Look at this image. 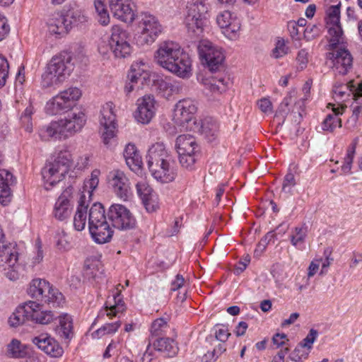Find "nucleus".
<instances>
[{
  "instance_id": "obj_50",
  "label": "nucleus",
  "mask_w": 362,
  "mask_h": 362,
  "mask_svg": "<svg viewBox=\"0 0 362 362\" xmlns=\"http://www.w3.org/2000/svg\"><path fill=\"white\" fill-rule=\"evenodd\" d=\"M6 265L3 264L4 267V274L10 280L16 281L18 279L20 274L18 270V265H16V262L13 264V265H11L8 261H6V258L4 259Z\"/></svg>"
},
{
  "instance_id": "obj_39",
  "label": "nucleus",
  "mask_w": 362,
  "mask_h": 362,
  "mask_svg": "<svg viewBox=\"0 0 362 362\" xmlns=\"http://www.w3.org/2000/svg\"><path fill=\"white\" fill-rule=\"evenodd\" d=\"M170 155L165 148L163 143H156L151 146L146 155V160L148 165L153 163L154 161L162 158H168Z\"/></svg>"
},
{
  "instance_id": "obj_1",
  "label": "nucleus",
  "mask_w": 362,
  "mask_h": 362,
  "mask_svg": "<svg viewBox=\"0 0 362 362\" xmlns=\"http://www.w3.org/2000/svg\"><path fill=\"white\" fill-rule=\"evenodd\" d=\"M86 121L85 114L81 110H71L64 118L41 127L39 134L45 141L50 139H66L81 131Z\"/></svg>"
},
{
  "instance_id": "obj_23",
  "label": "nucleus",
  "mask_w": 362,
  "mask_h": 362,
  "mask_svg": "<svg viewBox=\"0 0 362 362\" xmlns=\"http://www.w3.org/2000/svg\"><path fill=\"white\" fill-rule=\"evenodd\" d=\"M74 188L68 187L59 196L54 207V216L59 220L64 221L69 218L73 211L71 203Z\"/></svg>"
},
{
  "instance_id": "obj_15",
  "label": "nucleus",
  "mask_w": 362,
  "mask_h": 362,
  "mask_svg": "<svg viewBox=\"0 0 362 362\" xmlns=\"http://www.w3.org/2000/svg\"><path fill=\"white\" fill-rule=\"evenodd\" d=\"M198 50L202 62L206 64L210 71H216L221 66L224 55L221 48L208 40H202L199 42Z\"/></svg>"
},
{
  "instance_id": "obj_34",
  "label": "nucleus",
  "mask_w": 362,
  "mask_h": 362,
  "mask_svg": "<svg viewBox=\"0 0 362 362\" xmlns=\"http://www.w3.org/2000/svg\"><path fill=\"white\" fill-rule=\"evenodd\" d=\"M148 65L143 61L134 62L132 66L130 71L127 75V78L132 83H138L146 81L148 78L147 72Z\"/></svg>"
},
{
  "instance_id": "obj_18",
  "label": "nucleus",
  "mask_w": 362,
  "mask_h": 362,
  "mask_svg": "<svg viewBox=\"0 0 362 362\" xmlns=\"http://www.w3.org/2000/svg\"><path fill=\"white\" fill-rule=\"evenodd\" d=\"M148 165L153 177L163 183H168L174 180L175 174L173 170V159L171 155H169L168 158H162Z\"/></svg>"
},
{
  "instance_id": "obj_40",
  "label": "nucleus",
  "mask_w": 362,
  "mask_h": 362,
  "mask_svg": "<svg viewBox=\"0 0 362 362\" xmlns=\"http://www.w3.org/2000/svg\"><path fill=\"white\" fill-rule=\"evenodd\" d=\"M357 139L350 145L347 149L346 155L344 158V164L341 165V170L344 174H351L352 163L354 160L356 148Z\"/></svg>"
},
{
  "instance_id": "obj_13",
  "label": "nucleus",
  "mask_w": 362,
  "mask_h": 362,
  "mask_svg": "<svg viewBox=\"0 0 362 362\" xmlns=\"http://www.w3.org/2000/svg\"><path fill=\"white\" fill-rule=\"evenodd\" d=\"M108 218L114 228L122 230L134 229L136 220L129 209L122 204L110 206L107 213Z\"/></svg>"
},
{
  "instance_id": "obj_33",
  "label": "nucleus",
  "mask_w": 362,
  "mask_h": 362,
  "mask_svg": "<svg viewBox=\"0 0 362 362\" xmlns=\"http://www.w3.org/2000/svg\"><path fill=\"white\" fill-rule=\"evenodd\" d=\"M48 28L51 33L58 35H64L70 31L62 11L53 15L48 22Z\"/></svg>"
},
{
  "instance_id": "obj_56",
  "label": "nucleus",
  "mask_w": 362,
  "mask_h": 362,
  "mask_svg": "<svg viewBox=\"0 0 362 362\" xmlns=\"http://www.w3.org/2000/svg\"><path fill=\"white\" fill-rule=\"evenodd\" d=\"M8 69L9 65L7 59L0 55V88L6 84L8 76Z\"/></svg>"
},
{
  "instance_id": "obj_27",
  "label": "nucleus",
  "mask_w": 362,
  "mask_h": 362,
  "mask_svg": "<svg viewBox=\"0 0 362 362\" xmlns=\"http://www.w3.org/2000/svg\"><path fill=\"white\" fill-rule=\"evenodd\" d=\"M186 129H190L194 132H198L202 134L209 141H214L218 135V125L212 117H205L197 122L193 121V126H186Z\"/></svg>"
},
{
  "instance_id": "obj_51",
  "label": "nucleus",
  "mask_w": 362,
  "mask_h": 362,
  "mask_svg": "<svg viewBox=\"0 0 362 362\" xmlns=\"http://www.w3.org/2000/svg\"><path fill=\"white\" fill-rule=\"evenodd\" d=\"M136 192L141 200L146 197L156 194L150 185L144 180L137 182L136 185Z\"/></svg>"
},
{
  "instance_id": "obj_10",
  "label": "nucleus",
  "mask_w": 362,
  "mask_h": 362,
  "mask_svg": "<svg viewBox=\"0 0 362 362\" xmlns=\"http://www.w3.org/2000/svg\"><path fill=\"white\" fill-rule=\"evenodd\" d=\"M81 91L76 87H70L49 100L45 106L46 112L55 115L60 112L69 109L81 96Z\"/></svg>"
},
{
  "instance_id": "obj_30",
  "label": "nucleus",
  "mask_w": 362,
  "mask_h": 362,
  "mask_svg": "<svg viewBox=\"0 0 362 362\" xmlns=\"http://www.w3.org/2000/svg\"><path fill=\"white\" fill-rule=\"evenodd\" d=\"M346 108V105H340L337 107H333L332 114L326 116L322 122V129L332 132L336 128L341 127V119L339 116L342 115Z\"/></svg>"
},
{
  "instance_id": "obj_19",
  "label": "nucleus",
  "mask_w": 362,
  "mask_h": 362,
  "mask_svg": "<svg viewBox=\"0 0 362 362\" xmlns=\"http://www.w3.org/2000/svg\"><path fill=\"white\" fill-rule=\"evenodd\" d=\"M108 184L117 197L127 200L131 196V187L129 178L119 170H114L107 176Z\"/></svg>"
},
{
  "instance_id": "obj_57",
  "label": "nucleus",
  "mask_w": 362,
  "mask_h": 362,
  "mask_svg": "<svg viewBox=\"0 0 362 362\" xmlns=\"http://www.w3.org/2000/svg\"><path fill=\"white\" fill-rule=\"evenodd\" d=\"M296 185L295 176L290 170L286 173L284 177L282 190L287 193H291L292 187Z\"/></svg>"
},
{
  "instance_id": "obj_41",
  "label": "nucleus",
  "mask_w": 362,
  "mask_h": 362,
  "mask_svg": "<svg viewBox=\"0 0 362 362\" xmlns=\"http://www.w3.org/2000/svg\"><path fill=\"white\" fill-rule=\"evenodd\" d=\"M27 347L22 344L21 342L13 339L8 344V351L13 358H23L27 355Z\"/></svg>"
},
{
  "instance_id": "obj_63",
  "label": "nucleus",
  "mask_w": 362,
  "mask_h": 362,
  "mask_svg": "<svg viewBox=\"0 0 362 362\" xmlns=\"http://www.w3.org/2000/svg\"><path fill=\"white\" fill-rule=\"evenodd\" d=\"M299 68L303 69L308 62V52L305 49H300L296 57Z\"/></svg>"
},
{
  "instance_id": "obj_31",
  "label": "nucleus",
  "mask_w": 362,
  "mask_h": 362,
  "mask_svg": "<svg viewBox=\"0 0 362 362\" xmlns=\"http://www.w3.org/2000/svg\"><path fill=\"white\" fill-rule=\"evenodd\" d=\"M123 154L126 163L131 170L136 171L140 170L142 160L134 144H128L124 150Z\"/></svg>"
},
{
  "instance_id": "obj_22",
  "label": "nucleus",
  "mask_w": 362,
  "mask_h": 362,
  "mask_svg": "<svg viewBox=\"0 0 362 362\" xmlns=\"http://www.w3.org/2000/svg\"><path fill=\"white\" fill-rule=\"evenodd\" d=\"M156 102L153 95H145L139 98L136 102V119L142 124L149 123L156 114Z\"/></svg>"
},
{
  "instance_id": "obj_24",
  "label": "nucleus",
  "mask_w": 362,
  "mask_h": 362,
  "mask_svg": "<svg viewBox=\"0 0 362 362\" xmlns=\"http://www.w3.org/2000/svg\"><path fill=\"white\" fill-rule=\"evenodd\" d=\"M110 8L117 19L132 23L135 18L133 4L131 0H109Z\"/></svg>"
},
{
  "instance_id": "obj_46",
  "label": "nucleus",
  "mask_w": 362,
  "mask_h": 362,
  "mask_svg": "<svg viewBox=\"0 0 362 362\" xmlns=\"http://www.w3.org/2000/svg\"><path fill=\"white\" fill-rule=\"evenodd\" d=\"M34 113V107L30 104L22 113L21 122L25 130L29 133L33 132L32 115Z\"/></svg>"
},
{
  "instance_id": "obj_11",
  "label": "nucleus",
  "mask_w": 362,
  "mask_h": 362,
  "mask_svg": "<svg viewBox=\"0 0 362 362\" xmlns=\"http://www.w3.org/2000/svg\"><path fill=\"white\" fill-rule=\"evenodd\" d=\"M108 40L110 50L116 58H125L130 55L132 48L130 45V35L127 30L119 25H113Z\"/></svg>"
},
{
  "instance_id": "obj_62",
  "label": "nucleus",
  "mask_w": 362,
  "mask_h": 362,
  "mask_svg": "<svg viewBox=\"0 0 362 362\" xmlns=\"http://www.w3.org/2000/svg\"><path fill=\"white\" fill-rule=\"evenodd\" d=\"M257 105L260 110L264 114L268 115L272 112V103L269 98H261L260 100H258Z\"/></svg>"
},
{
  "instance_id": "obj_61",
  "label": "nucleus",
  "mask_w": 362,
  "mask_h": 362,
  "mask_svg": "<svg viewBox=\"0 0 362 362\" xmlns=\"http://www.w3.org/2000/svg\"><path fill=\"white\" fill-rule=\"evenodd\" d=\"M272 341L274 345L276 346V348L283 347V346H288V339L286 334L277 333L274 335L272 338Z\"/></svg>"
},
{
  "instance_id": "obj_36",
  "label": "nucleus",
  "mask_w": 362,
  "mask_h": 362,
  "mask_svg": "<svg viewBox=\"0 0 362 362\" xmlns=\"http://www.w3.org/2000/svg\"><path fill=\"white\" fill-rule=\"evenodd\" d=\"M124 310V302L117 291H114L112 297L109 296L105 303V312L107 316H115Z\"/></svg>"
},
{
  "instance_id": "obj_2",
  "label": "nucleus",
  "mask_w": 362,
  "mask_h": 362,
  "mask_svg": "<svg viewBox=\"0 0 362 362\" xmlns=\"http://www.w3.org/2000/svg\"><path fill=\"white\" fill-rule=\"evenodd\" d=\"M72 57L67 52H62L52 57L42 75L44 88L56 87L69 76L74 69Z\"/></svg>"
},
{
  "instance_id": "obj_42",
  "label": "nucleus",
  "mask_w": 362,
  "mask_h": 362,
  "mask_svg": "<svg viewBox=\"0 0 362 362\" xmlns=\"http://www.w3.org/2000/svg\"><path fill=\"white\" fill-rule=\"evenodd\" d=\"M307 234L308 227L305 224L299 227H296L292 231V234L291 235V244L295 247H298L299 245L303 244L305 242Z\"/></svg>"
},
{
  "instance_id": "obj_35",
  "label": "nucleus",
  "mask_w": 362,
  "mask_h": 362,
  "mask_svg": "<svg viewBox=\"0 0 362 362\" xmlns=\"http://www.w3.org/2000/svg\"><path fill=\"white\" fill-rule=\"evenodd\" d=\"M229 83L228 77H211L202 79L204 90L211 93H221L226 90Z\"/></svg>"
},
{
  "instance_id": "obj_58",
  "label": "nucleus",
  "mask_w": 362,
  "mask_h": 362,
  "mask_svg": "<svg viewBox=\"0 0 362 362\" xmlns=\"http://www.w3.org/2000/svg\"><path fill=\"white\" fill-rule=\"evenodd\" d=\"M215 329V336L216 339L221 342L226 341L230 335L228 327L225 325H216Z\"/></svg>"
},
{
  "instance_id": "obj_25",
  "label": "nucleus",
  "mask_w": 362,
  "mask_h": 362,
  "mask_svg": "<svg viewBox=\"0 0 362 362\" xmlns=\"http://www.w3.org/2000/svg\"><path fill=\"white\" fill-rule=\"evenodd\" d=\"M167 70L180 78H189L192 75V60L189 54L182 49Z\"/></svg>"
},
{
  "instance_id": "obj_17",
  "label": "nucleus",
  "mask_w": 362,
  "mask_h": 362,
  "mask_svg": "<svg viewBox=\"0 0 362 362\" xmlns=\"http://www.w3.org/2000/svg\"><path fill=\"white\" fill-rule=\"evenodd\" d=\"M337 48L332 49L330 47L331 49H335L329 53V58L332 63V69L336 75H346L353 66L352 55L345 47Z\"/></svg>"
},
{
  "instance_id": "obj_44",
  "label": "nucleus",
  "mask_w": 362,
  "mask_h": 362,
  "mask_svg": "<svg viewBox=\"0 0 362 362\" xmlns=\"http://www.w3.org/2000/svg\"><path fill=\"white\" fill-rule=\"evenodd\" d=\"M293 92H290L288 95L284 98L281 103L280 104L279 107H278L275 117L276 118L281 117L283 122H284L286 115L290 112L289 105L292 102V97Z\"/></svg>"
},
{
  "instance_id": "obj_32",
  "label": "nucleus",
  "mask_w": 362,
  "mask_h": 362,
  "mask_svg": "<svg viewBox=\"0 0 362 362\" xmlns=\"http://www.w3.org/2000/svg\"><path fill=\"white\" fill-rule=\"evenodd\" d=\"M62 13L70 30L72 28L87 21V17L78 6H71L68 9H64Z\"/></svg>"
},
{
  "instance_id": "obj_38",
  "label": "nucleus",
  "mask_w": 362,
  "mask_h": 362,
  "mask_svg": "<svg viewBox=\"0 0 362 362\" xmlns=\"http://www.w3.org/2000/svg\"><path fill=\"white\" fill-rule=\"evenodd\" d=\"M28 320H30V312L28 302L16 308V311L9 317L8 323L11 327H17L23 325Z\"/></svg>"
},
{
  "instance_id": "obj_6",
  "label": "nucleus",
  "mask_w": 362,
  "mask_h": 362,
  "mask_svg": "<svg viewBox=\"0 0 362 362\" xmlns=\"http://www.w3.org/2000/svg\"><path fill=\"white\" fill-rule=\"evenodd\" d=\"M28 293L33 298L52 304L54 307H60L64 303L62 293L45 279H33L30 284Z\"/></svg>"
},
{
  "instance_id": "obj_53",
  "label": "nucleus",
  "mask_w": 362,
  "mask_h": 362,
  "mask_svg": "<svg viewBox=\"0 0 362 362\" xmlns=\"http://www.w3.org/2000/svg\"><path fill=\"white\" fill-rule=\"evenodd\" d=\"M305 347L298 344V345L289 355L290 360L293 362H298L302 359L307 358L310 351L308 350H305Z\"/></svg>"
},
{
  "instance_id": "obj_20",
  "label": "nucleus",
  "mask_w": 362,
  "mask_h": 362,
  "mask_svg": "<svg viewBox=\"0 0 362 362\" xmlns=\"http://www.w3.org/2000/svg\"><path fill=\"white\" fill-rule=\"evenodd\" d=\"M197 110L195 101L186 98L179 100L174 109L173 119L175 122L180 126L185 127L187 126L192 125L190 122L194 119V115Z\"/></svg>"
},
{
  "instance_id": "obj_16",
  "label": "nucleus",
  "mask_w": 362,
  "mask_h": 362,
  "mask_svg": "<svg viewBox=\"0 0 362 362\" xmlns=\"http://www.w3.org/2000/svg\"><path fill=\"white\" fill-rule=\"evenodd\" d=\"M116 116L113 112L112 103H106L101 110L100 125L103 130L102 138L105 145L110 146L112 144L116 136Z\"/></svg>"
},
{
  "instance_id": "obj_37",
  "label": "nucleus",
  "mask_w": 362,
  "mask_h": 362,
  "mask_svg": "<svg viewBox=\"0 0 362 362\" xmlns=\"http://www.w3.org/2000/svg\"><path fill=\"white\" fill-rule=\"evenodd\" d=\"M59 325L56 329L57 334L62 338L69 339L73 335L72 319L67 314L59 315Z\"/></svg>"
},
{
  "instance_id": "obj_55",
  "label": "nucleus",
  "mask_w": 362,
  "mask_h": 362,
  "mask_svg": "<svg viewBox=\"0 0 362 362\" xmlns=\"http://www.w3.org/2000/svg\"><path fill=\"white\" fill-rule=\"evenodd\" d=\"M304 100L305 99H301L296 102L291 112V115L293 116L292 120L297 124L300 122L303 117L302 113L304 110Z\"/></svg>"
},
{
  "instance_id": "obj_60",
  "label": "nucleus",
  "mask_w": 362,
  "mask_h": 362,
  "mask_svg": "<svg viewBox=\"0 0 362 362\" xmlns=\"http://www.w3.org/2000/svg\"><path fill=\"white\" fill-rule=\"evenodd\" d=\"M318 332L316 329H311L306 336V337L300 343L301 346L305 348H307L310 351V349L312 348V345L315 341L317 337Z\"/></svg>"
},
{
  "instance_id": "obj_43",
  "label": "nucleus",
  "mask_w": 362,
  "mask_h": 362,
  "mask_svg": "<svg viewBox=\"0 0 362 362\" xmlns=\"http://www.w3.org/2000/svg\"><path fill=\"white\" fill-rule=\"evenodd\" d=\"M121 326L119 320L112 323H106L100 328L94 332L92 335L93 337H100L105 334H110L116 332L119 327Z\"/></svg>"
},
{
  "instance_id": "obj_29",
  "label": "nucleus",
  "mask_w": 362,
  "mask_h": 362,
  "mask_svg": "<svg viewBox=\"0 0 362 362\" xmlns=\"http://www.w3.org/2000/svg\"><path fill=\"white\" fill-rule=\"evenodd\" d=\"M15 180L13 175L6 170H0V203L7 205L11 200V186Z\"/></svg>"
},
{
  "instance_id": "obj_5",
  "label": "nucleus",
  "mask_w": 362,
  "mask_h": 362,
  "mask_svg": "<svg viewBox=\"0 0 362 362\" xmlns=\"http://www.w3.org/2000/svg\"><path fill=\"white\" fill-rule=\"evenodd\" d=\"M71 165V155L68 152H59L52 161L42 169L45 188L49 190L59 182L68 173Z\"/></svg>"
},
{
  "instance_id": "obj_48",
  "label": "nucleus",
  "mask_w": 362,
  "mask_h": 362,
  "mask_svg": "<svg viewBox=\"0 0 362 362\" xmlns=\"http://www.w3.org/2000/svg\"><path fill=\"white\" fill-rule=\"evenodd\" d=\"M276 235L273 231L267 233L259 241L255 250V256L259 257L265 250L267 246L271 243H274Z\"/></svg>"
},
{
  "instance_id": "obj_3",
  "label": "nucleus",
  "mask_w": 362,
  "mask_h": 362,
  "mask_svg": "<svg viewBox=\"0 0 362 362\" xmlns=\"http://www.w3.org/2000/svg\"><path fill=\"white\" fill-rule=\"evenodd\" d=\"M88 228L90 233L97 243L109 242L113 230L110 226L105 216V211L100 203H95L88 211Z\"/></svg>"
},
{
  "instance_id": "obj_8",
  "label": "nucleus",
  "mask_w": 362,
  "mask_h": 362,
  "mask_svg": "<svg viewBox=\"0 0 362 362\" xmlns=\"http://www.w3.org/2000/svg\"><path fill=\"white\" fill-rule=\"evenodd\" d=\"M175 148L182 167L192 169L199 152V146L195 138L190 134L178 136L175 141Z\"/></svg>"
},
{
  "instance_id": "obj_47",
  "label": "nucleus",
  "mask_w": 362,
  "mask_h": 362,
  "mask_svg": "<svg viewBox=\"0 0 362 362\" xmlns=\"http://www.w3.org/2000/svg\"><path fill=\"white\" fill-rule=\"evenodd\" d=\"M223 33L230 40H235L238 36V33L240 29V21L236 18L233 20L228 26L223 28Z\"/></svg>"
},
{
  "instance_id": "obj_28",
  "label": "nucleus",
  "mask_w": 362,
  "mask_h": 362,
  "mask_svg": "<svg viewBox=\"0 0 362 362\" xmlns=\"http://www.w3.org/2000/svg\"><path fill=\"white\" fill-rule=\"evenodd\" d=\"M28 310L30 320L41 325L50 323L56 317L50 310H42L40 304L33 301L28 302Z\"/></svg>"
},
{
  "instance_id": "obj_7",
  "label": "nucleus",
  "mask_w": 362,
  "mask_h": 362,
  "mask_svg": "<svg viewBox=\"0 0 362 362\" xmlns=\"http://www.w3.org/2000/svg\"><path fill=\"white\" fill-rule=\"evenodd\" d=\"M208 8L202 0H196L187 6V14L185 23L189 34L192 37H199L207 23L206 13Z\"/></svg>"
},
{
  "instance_id": "obj_64",
  "label": "nucleus",
  "mask_w": 362,
  "mask_h": 362,
  "mask_svg": "<svg viewBox=\"0 0 362 362\" xmlns=\"http://www.w3.org/2000/svg\"><path fill=\"white\" fill-rule=\"evenodd\" d=\"M10 26L7 23L6 18L0 15V41L4 40L9 33Z\"/></svg>"
},
{
  "instance_id": "obj_21",
  "label": "nucleus",
  "mask_w": 362,
  "mask_h": 362,
  "mask_svg": "<svg viewBox=\"0 0 362 362\" xmlns=\"http://www.w3.org/2000/svg\"><path fill=\"white\" fill-rule=\"evenodd\" d=\"M182 50L180 45L173 41L163 42L155 52V60L158 64L167 70L172 61L175 60Z\"/></svg>"
},
{
  "instance_id": "obj_9",
  "label": "nucleus",
  "mask_w": 362,
  "mask_h": 362,
  "mask_svg": "<svg viewBox=\"0 0 362 362\" xmlns=\"http://www.w3.org/2000/svg\"><path fill=\"white\" fill-rule=\"evenodd\" d=\"M139 28L141 32L136 42L141 46L153 43L163 31L162 25L157 18L148 13H142L140 15Z\"/></svg>"
},
{
  "instance_id": "obj_45",
  "label": "nucleus",
  "mask_w": 362,
  "mask_h": 362,
  "mask_svg": "<svg viewBox=\"0 0 362 362\" xmlns=\"http://www.w3.org/2000/svg\"><path fill=\"white\" fill-rule=\"evenodd\" d=\"M356 86L354 81H350L346 84L336 83L333 87V92L336 97L341 99L346 94L347 90L353 94Z\"/></svg>"
},
{
  "instance_id": "obj_14",
  "label": "nucleus",
  "mask_w": 362,
  "mask_h": 362,
  "mask_svg": "<svg viewBox=\"0 0 362 362\" xmlns=\"http://www.w3.org/2000/svg\"><path fill=\"white\" fill-rule=\"evenodd\" d=\"M327 25L329 35V46L334 49L344 42V37L340 25V4L331 6L327 9Z\"/></svg>"
},
{
  "instance_id": "obj_49",
  "label": "nucleus",
  "mask_w": 362,
  "mask_h": 362,
  "mask_svg": "<svg viewBox=\"0 0 362 362\" xmlns=\"http://www.w3.org/2000/svg\"><path fill=\"white\" fill-rule=\"evenodd\" d=\"M168 328L167 321L163 318H158L152 322L151 332L153 335L159 336L165 333Z\"/></svg>"
},
{
  "instance_id": "obj_26",
  "label": "nucleus",
  "mask_w": 362,
  "mask_h": 362,
  "mask_svg": "<svg viewBox=\"0 0 362 362\" xmlns=\"http://www.w3.org/2000/svg\"><path fill=\"white\" fill-rule=\"evenodd\" d=\"M32 341L40 349L51 357L57 358L62 356L64 350L59 344L47 334H41L33 338Z\"/></svg>"
},
{
  "instance_id": "obj_4",
  "label": "nucleus",
  "mask_w": 362,
  "mask_h": 362,
  "mask_svg": "<svg viewBox=\"0 0 362 362\" xmlns=\"http://www.w3.org/2000/svg\"><path fill=\"white\" fill-rule=\"evenodd\" d=\"M100 175V171L98 169H95L92 171L90 177L84 180L83 190L81 191L78 200V205L74 217V226L78 231L83 230L86 227L87 222L88 202L93 191L98 185Z\"/></svg>"
},
{
  "instance_id": "obj_59",
  "label": "nucleus",
  "mask_w": 362,
  "mask_h": 362,
  "mask_svg": "<svg viewBox=\"0 0 362 362\" xmlns=\"http://www.w3.org/2000/svg\"><path fill=\"white\" fill-rule=\"evenodd\" d=\"M288 53V48L285 45L283 40H279L276 42V47L272 51V55L274 58L282 57Z\"/></svg>"
},
{
  "instance_id": "obj_54",
  "label": "nucleus",
  "mask_w": 362,
  "mask_h": 362,
  "mask_svg": "<svg viewBox=\"0 0 362 362\" xmlns=\"http://www.w3.org/2000/svg\"><path fill=\"white\" fill-rule=\"evenodd\" d=\"M236 18L229 11H224L217 16L216 22L221 28L228 26L230 23Z\"/></svg>"
},
{
  "instance_id": "obj_12",
  "label": "nucleus",
  "mask_w": 362,
  "mask_h": 362,
  "mask_svg": "<svg viewBox=\"0 0 362 362\" xmlns=\"http://www.w3.org/2000/svg\"><path fill=\"white\" fill-rule=\"evenodd\" d=\"M155 351L163 354L165 356L173 357L178 351L175 341L170 338L160 337L153 342L150 340L145 352L141 358L142 362H157L155 360Z\"/></svg>"
},
{
  "instance_id": "obj_52",
  "label": "nucleus",
  "mask_w": 362,
  "mask_h": 362,
  "mask_svg": "<svg viewBox=\"0 0 362 362\" xmlns=\"http://www.w3.org/2000/svg\"><path fill=\"white\" fill-rule=\"evenodd\" d=\"M142 203L148 213H153L157 211L159 208L158 197L157 194L151 195L141 200Z\"/></svg>"
}]
</instances>
